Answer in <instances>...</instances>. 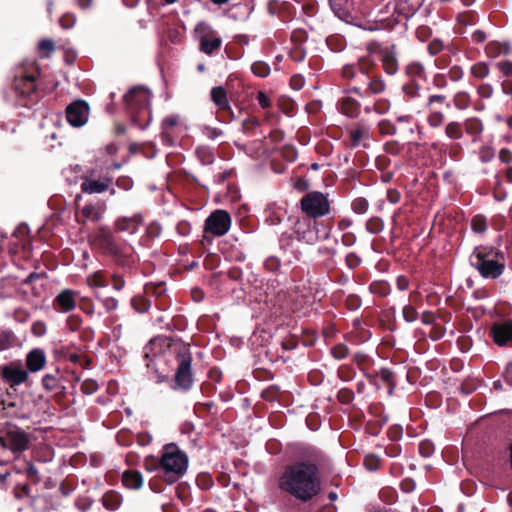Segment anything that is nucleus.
Returning <instances> with one entry per match:
<instances>
[{"label": "nucleus", "instance_id": "obj_34", "mask_svg": "<svg viewBox=\"0 0 512 512\" xmlns=\"http://www.w3.org/2000/svg\"><path fill=\"white\" fill-rule=\"evenodd\" d=\"M463 128L467 134L478 136L483 131V123L478 118H469L464 122Z\"/></svg>", "mask_w": 512, "mask_h": 512}, {"label": "nucleus", "instance_id": "obj_59", "mask_svg": "<svg viewBox=\"0 0 512 512\" xmlns=\"http://www.w3.org/2000/svg\"><path fill=\"white\" fill-rule=\"evenodd\" d=\"M38 48L42 52H46V54H50L54 51L55 45L54 42L50 39H43L39 42Z\"/></svg>", "mask_w": 512, "mask_h": 512}, {"label": "nucleus", "instance_id": "obj_45", "mask_svg": "<svg viewBox=\"0 0 512 512\" xmlns=\"http://www.w3.org/2000/svg\"><path fill=\"white\" fill-rule=\"evenodd\" d=\"M495 157V151L490 146H483L479 150V159L482 163H489Z\"/></svg>", "mask_w": 512, "mask_h": 512}, {"label": "nucleus", "instance_id": "obj_29", "mask_svg": "<svg viewBox=\"0 0 512 512\" xmlns=\"http://www.w3.org/2000/svg\"><path fill=\"white\" fill-rule=\"evenodd\" d=\"M369 139L368 129L364 126H357L349 131L350 147L357 148L363 145L366 147L364 141Z\"/></svg>", "mask_w": 512, "mask_h": 512}, {"label": "nucleus", "instance_id": "obj_53", "mask_svg": "<svg viewBox=\"0 0 512 512\" xmlns=\"http://www.w3.org/2000/svg\"><path fill=\"white\" fill-rule=\"evenodd\" d=\"M443 48V42L439 39L432 40L427 46L428 52L431 56L437 55L443 50Z\"/></svg>", "mask_w": 512, "mask_h": 512}, {"label": "nucleus", "instance_id": "obj_47", "mask_svg": "<svg viewBox=\"0 0 512 512\" xmlns=\"http://www.w3.org/2000/svg\"><path fill=\"white\" fill-rule=\"evenodd\" d=\"M419 453L428 458L434 453V444L430 440H423L419 443Z\"/></svg>", "mask_w": 512, "mask_h": 512}, {"label": "nucleus", "instance_id": "obj_38", "mask_svg": "<svg viewBox=\"0 0 512 512\" xmlns=\"http://www.w3.org/2000/svg\"><path fill=\"white\" fill-rule=\"evenodd\" d=\"M369 202L363 197L355 198L351 203V209L354 213L363 215L368 211Z\"/></svg>", "mask_w": 512, "mask_h": 512}, {"label": "nucleus", "instance_id": "obj_9", "mask_svg": "<svg viewBox=\"0 0 512 512\" xmlns=\"http://www.w3.org/2000/svg\"><path fill=\"white\" fill-rule=\"evenodd\" d=\"M293 233L298 241L312 245L327 239L330 235V228L316 219L304 216L294 223Z\"/></svg>", "mask_w": 512, "mask_h": 512}, {"label": "nucleus", "instance_id": "obj_4", "mask_svg": "<svg viewBox=\"0 0 512 512\" xmlns=\"http://www.w3.org/2000/svg\"><path fill=\"white\" fill-rule=\"evenodd\" d=\"M100 247L114 263L126 271H132L138 263V256L132 244L118 240L112 233L101 231L98 235Z\"/></svg>", "mask_w": 512, "mask_h": 512}, {"label": "nucleus", "instance_id": "obj_43", "mask_svg": "<svg viewBox=\"0 0 512 512\" xmlns=\"http://www.w3.org/2000/svg\"><path fill=\"white\" fill-rule=\"evenodd\" d=\"M87 284L91 288H102V287H105L107 285L106 282H105L104 277L99 272H96V273L90 275L87 278Z\"/></svg>", "mask_w": 512, "mask_h": 512}, {"label": "nucleus", "instance_id": "obj_21", "mask_svg": "<svg viewBox=\"0 0 512 512\" xmlns=\"http://www.w3.org/2000/svg\"><path fill=\"white\" fill-rule=\"evenodd\" d=\"M381 62L384 71L388 75H395L397 73L399 66L395 45H392L391 47L383 51L381 56Z\"/></svg>", "mask_w": 512, "mask_h": 512}, {"label": "nucleus", "instance_id": "obj_42", "mask_svg": "<svg viewBox=\"0 0 512 512\" xmlns=\"http://www.w3.org/2000/svg\"><path fill=\"white\" fill-rule=\"evenodd\" d=\"M42 384L48 391L56 390L59 384L57 374H46L42 378Z\"/></svg>", "mask_w": 512, "mask_h": 512}, {"label": "nucleus", "instance_id": "obj_36", "mask_svg": "<svg viewBox=\"0 0 512 512\" xmlns=\"http://www.w3.org/2000/svg\"><path fill=\"white\" fill-rule=\"evenodd\" d=\"M471 97L468 92L459 91L453 96V104L458 110H465L470 106Z\"/></svg>", "mask_w": 512, "mask_h": 512}, {"label": "nucleus", "instance_id": "obj_51", "mask_svg": "<svg viewBox=\"0 0 512 512\" xmlns=\"http://www.w3.org/2000/svg\"><path fill=\"white\" fill-rule=\"evenodd\" d=\"M132 305L138 312H146L151 306L150 301L143 299L141 297H135L132 299Z\"/></svg>", "mask_w": 512, "mask_h": 512}, {"label": "nucleus", "instance_id": "obj_18", "mask_svg": "<svg viewBox=\"0 0 512 512\" xmlns=\"http://www.w3.org/2000/svg\"><path fill=\"white\" fill-rule=\"evenodd\" d=\"M79 293L72 289L62 290L53 300L56 311L68 313L75 309Z\"/></svg>", "mask_w": 512, "mask_h": 512}, {"label": "nucleus", "instance_id": "obj_40", "mask_svg": "<svg viewBox=\"0 0 512 512\" xmlns=\"http://www.w3.org/2000/svg\"><path fill=\"white\" fill-rule=\"evenodd\" d=\"M252 72L258 77H267L270 74V66L263 61H256L251 66Z\"/></svg>", "mask_w": 512, "mask_h": 512}, {"label": "nucleus", "instance_id": "obj_62", "mask_svg": "<svg viewBox=\"0 0 512 512\" xmlns=\"http://www.w3.org/2000/svg\"><path fill=\"white\" fill-rule=\"evenodd\" d=\"M390 104L387 100L379 99L375 101V113L384 114L388 111Z\"/></svg>", "mask_w": 512, "mask_h": 512}, {"label": "nucleus", "instance_id": "obj_15", "mask_svg": "<svg viewBox=\"0 0 512 512\" xmlns=\"http://www.w3.org/2000/svg\"><path fill=\"white\" fill-rule=\"evenodd\" d=\"M89 106L83 100H77L66 108V118L73 127H81L88 121Z\"/></svg>", "mask_w": 512, "mask_h": 512}, {"label": "nucleus", "instance_id": "obj_27", "mask_svg": "<svg viewBox=\"0 0 512 512\" xmlns=\"http://www.w3.org/2000/svg\"><path fill=\"white\" fill-rule=\"evenodd\" d=\"M161 349V340L153 339L144 347V356L147 359L146 366L157 374L154 359L158 357V351Z\"/></svg>", "mask_w": 512, "mask_h": 512}, {"label": "nucleus", "instance_id": "obj_64", "mask_svg": "<svg viewBox=\"0 0 512 512\" xmlns=\"http://www.w3.org/2000/svg\"><path fill=\"white\" fill-rule=\"evenodd\" d=\"M75 22L76 18L72 14H67L60 19V25L65 29L72 28Z\"/></svg>", "mask_w": 512, "mask_h": 512}, {"label": "nucleus", "instance_id": "obj_20", "mask_svg": "<svg viewBox=\"0 0 512 512\" xmlns=\"http://www.w3.org/2000/svg\"><path fill=\"white\" fill-rule=\"evenodd\" d=\"M104 214V207L99 204L85 205L77 214L76 218L79 223L100 221Z\"/></svg>", "mask_w": 512, "mask_h": 512}, {"label": "nucleus", "instance_id": "obj_60", "mask_svg": "<svg viewBox=\"0 0 512 512\" xmlns=\"http://www.w3.org/2000/svg\"><path fill=\"white\" fill-rule=\"evenodd\" d=\"M25 470H26V473H27V476L32 479L33 481L35 482H39L40 478H39V475H38V470L37 468L30 462H26V466H25Z\"/></svg>", "mask_w": 512, "mask_h": 512}, {"label": "nucleus", "instance_id": "obj_37", "mask_svg": "<svg viewBox=\"0 0 512 512\" xmlns=\"http://www.w3.org/2000/svg\"><path fill=\"white\" fill-rule=\"evenodd\" d=\"M470 72L473 77L477 79H484L488 77L490 68L486 62H477L471 66Z\"/></svg>", "mask_w": 512, "mask_h": 512}, {"label": "nucleus", "instance_id": "obj_32", "mask_svg": "<svg viewBox=\"0 0 512 512\" xmlns=\"http://www.w3.org/2000/svg\"><path fill=\"white\" fill-rule=\"evenodd\" d=\"M195 154L198 160L203 165H210L215 160L214 151L211 147L208 146H199L195 150Z\"/></svg>", "mask_w": 512, "mask_h": 512}, {"label": "nucleus", "instance_id": "obj_3", "mask_svg": "<svg viewBox=\"0 0 512 512\" xmlns=\"http://www.w3.org/2000/svg\"><path fill=\"white\" fill-rule=\"evenodd\" d=\"M123 100L132 123L142 130L146 129L152 121L150 90L144 86L133 87L123 96Z\"/></svg>", "mask_w": 512, "mask_h": 512}, {"label": "nucleus", "instance_id": "obj_19", "mask_svg": "<svg viewBox=\"0 0 512 512\" xmlns=\"http://www.w3.org/2000/svg\"><path fill=\"white\" fill-rule=\"evenodd\" d=\"M491 334L494 342L498 346H505L512 341V321L496 323L491 328Z\"/></svg>", "mask_w": 512, "mask_h": 512}, {"label": "nucleus", "instance_id": "obj_8", "mask_svg": "<svg viewBox=\"0 0 512 512\" xmlns=\"http://www.w3.org/2000/svg\"><path fill=\"white\" fill-rule=\"evenodd\" d=\"M175 361L177 363L174 390L188 391L193 385L192 354L190 348L183 344H175L172 347Z\"/></svg>", "mask_w": 512, "mask_h": 512}, {"label": "nucleus", "instance_id": "obj_57", "mask_svg": "<svg viewBox=\"0 0 512 512\" xmlns=\"http://www.w3.org/2000/svg\"><path fill=\"white\" fill-rule=\"evenodd\" d=\"M280 265V260L275 256L268 257L264 262L265 268L271 272L277 271Z\"/></svg>", "mask_w": 512, "mask_h": 512}, {"label": "nucleus", "instance_id": "obj_13", "mask_svg": "<svg viewBox=\"0 0 512 512\" xmlns=\"http://www.w3.org/2000/svg\"><path fill=\"white\" fill-rule=\"evenodd\" d=\"M195 32L199 38L201 52L206 55H212L215 51L220 49L222 39L216 36L215 31L209 24L205 22L198 23L195 27Z\"/></svg>", "mask_w": 512, "mask_h": 512}, {"label": "nucleus", "instance_id": "obj_41", "mask_svg": "<svg viewBox=\"0 0 512 512\" xmlns=\"http://www.w3.org/2000/svg\"><path fill=\"white\" fill-rule=\"evenodd\" d=\"M384 228V223L381 218L373 217L366 223V230L371 234H379Z\"/></svg>", "mask_w": 512, "mask_h": 512}, {"label": "nucleus", "instance_id": "obj_6", "mask_svg": "<svg viewBox=\"0 0 512 512\" xmlns=\"http://www.w3.org/2000/svg\"><path fill=\"white\" fill-rule=\"evenodd\" d=\"M470 262L485 279H497L505 269V256L503 252L492 247H475L470 256Z\"/></svg>", "mask_w": 512, "mask_h": 512}, {"label": "nucleus", "instance_id": "obj_52", "mask_svg": "<svg viewBox=\"0 0 512 512\" xmlns=\"http://www.w3.org/2000/svg\"><path fill=\"white\" fill-rule=\"evenodd\" d=\"M98 389V384L95 380L87 379L81 384V390L85 394H93Z\"/></svg>", "mask_w": 512, "mask_h": 512}, {"label": "nucleus", "instance_id": "obj_61", "mask_svg": "<svg viewBox=\"0 0 512 512\" xmlns=\"http://www.w3.org/2000/svg\"><path fill=\"white\" fill-rule=\"evenodd\" d=\"M176 231L181 236H187L191 232V226L187 221H180L176 225Z\"/></svg>", "mask_w": 512, "mask_h": 512}, {"label": "nucleus", "instance_id": "obj_26", "mask_svg": "<svg viewBox=\"0 0 512 512\" xmlns=\"http://www.w3.org/2000/svg\"><path fill=\"white\" fill-rule=\"evenodd\" d=\"M402 92L407 101L417 102L424 97L423 88L414 80H410L402 86Z\"/></svg>", "mask_w": 512, "mask_h": 512}, {"label": "nucleus", "instance_id": "obj_10", "mask_svg": "<svg viewBox=\"0 0 512 512\" xmlns=\"http://www.w3.org/2000/svg\"><path fill=\"white\" fill-rule=\"evenodd\" d=\"M300 206L306 216L312 219L322 217L330 211V203L327 196L318 191L305 194L300 201Z\"/></svg>", "mask_w": 512, "mask_h": 512}, {"label": "nucleus", "instance_id": "obj_7", "mask_svg": "<svg viewBox=\"0 0 512 512\" xmlns=\"http://www.w3.org/2000/svg\"><path fill=\"white\" fill-rule=\"evenodd\" d=\"M29 434L17 426L8 427L0 436V465H5L11 459H17L29 448Z\"/></svg>", "mask_w": 512, "mask_h": 512}, {"label": "nucleus", "instance_id": "obj_5", "mask_svg": "<svg viewBox=\"0 0 512 512\" xmlns=\"http://www.w3.org/2000/svg\"><path fill=\"white\" fill-rule=\"evenodd\" d=\"M189 459L177 444L169 443L163 446L160 459L153 470H159L165 480L172 484L179 480L188 469Z\"/></svg>", "mask_w": 512, "mask_h": 512}, {"label": "nucleus", "instance_id": "obj_24", "mask_svg": "<svg viewBox=\"0 0 512 512\" xmlns=\"http://www.w3.org/2000/svg\"><path fill=\"white\" fill-rule=\"evenodd\" d=\"M300 460L296 463H312L316 467H319L320 464L324 461L323 453L312 446H305L301 449L299 454Z\"/></svg>", "mask_w": 512, "mask_h": 512}, {"label": "nucleus", "instance_id": "obj_49", "mask_svg": "<svg viewBox=\"0 0 512 512\" xmlns=\"http://www.w3.org/2000/svg\"><path fill=\"white\" fill-rule=\"evenodd\" d=\"M331 353L335 359L342 360L348 356L349 349L344 344H338L332 348Z\"/></svg>", "mask_w": 512, "mask_h": 512}, {"label": "nucleus", "instance_id": "obj_12", "mask_svg": "<svg viewBox=\"0 0 512 512\" xmlns=\"http://www.w3.org/2000/svg\"><path fill=\"white\" fill-rule=\"evenodd\" d=\"M231 223L230 214L225 210L217 209L206 218L204 231L213 236L220 237L229 231Z\"/></svg>", "mask_w": 512, "mask_h": 512}, {"label": "nucleus", "instance_id": "obj_28", "mask_svg": "<svg viewBox=\"0 0 512 512\" xmlns=\"http://www.w3.org/2000/svg\"><path fill=\"white\" fill-rule=\"evenodd\" d=\"M28 97L30 101H33L32 97L36 91L35 78L34 76H26L18 83L14 84V91Z\"/></svg>", "mask_w": 512, "mask_h": 512}, {"label": "nucleus", "instance_id": "obj_31", "mask_svg": "<svg viewBox=\"0 0 512 512\" xmlns=\"http://www.w3.org/2000/svg\"><path fill=\"white\" fill-rule=\"evenodd\" d=\"M102 503L106 509L114 511L120 507L122 496L115 491H109L102 497Z\"/></svg>", "mask_w": 512, "mask_h": 512}, {"label": "nucleus", "instance_id": "obj_63", "mask_svg": "<svg viewBox=\"0 0 512 512\" xmlns=\"http://www.w3.org/2000/svg\"><path fill=\"white\" fill-rule=\"evenodd\" d=\"M256 99L263 109H268L271 106L270 98L262 91L257 93Z\"/></svg>", "mask_w": 512, "mask_h": 512}, {"label": "nucleus", "instance_id": "obj_54", "mask_svg": "<svg viewBox=\"0 0 512 512\" xmlns=\"http://www.w3.org/2000/svg\"><path fill=\"white\" fill-rule=\"evenodd\" d=\"M12 333L0 330V351L7 349L12 342Z\"/></svg>", "mask_w": 512, "mask_h": 512}, {"label": "nucleus", "instance_id": "obj_30", "mask_svg": "<svg viewBox=\"0 0 512 512\" xmlns=\"http://www.w3.org/2000/svg\"><path fill=\"white\" fill-rule=\"evenodd\" d=\"M122 483L129 489H139L143 485V477L139 471L129 470L122 475Z\"/></svg>", "mask_w": 512, "mask_h": 512}, {"label": "nucleus", "instance_id": "obj_55", "mask_svg": "<svg viewBox=\"0 0 512 512\" xmlns=\"http://www.w3.org/2000/svg\"><path fill=\"white\" fill-rule=\"evenodd\" d=\"M379 458L374 455H368L364 459V465L369 471H376L379 467Z\"/></svg>", "mask_w": 512, "mask_h": 512}, {"label": "nucleus", "instance_id": "obj_35", "mask_svg": "<svg viewBox=\"0 0 512 512\" xmlns=\"http://www.w3.org/2000/svg\"><path fill=\"white\" fill-rule=\"evenodd\" d=\"M406 74L411 78H425V67L421 62L412 61L405 68Z\"/></svg>", "mask_w": 512, "mask_h": 512}, {"label": "nucleus", "instance_id": "obj_33", "mask_svg": "<svg viewBox=\"0 0 512 512\" xmlns=\"http://www.w3.org/2000/svg\"><path fill=\"white\" fill-rule=\"evenodd\" d=\"M445 135L451 140H459L463 136V125L457 121L449 122L445 127Z\"/></svg>", "mask_w": 512, "mask_h": 512}, {"label": "nucleus", "instance_id": "obj_2", "mask_svg": "<svg viewBox=\"0 0 512 512\" xmlns=\"http://www.w3.org/2000/svg\"><path fill=\"white\" fill-rule=\"evenodd\" d=\"M369 54L361 56L355 63L346 64L341 69L342 77L352 84L344 92L354 93L360 99L379 95L386 89L385 81L376 73V61L371 56L372 48L367 47Z\"/></svg>", "mask_w": 512, "mask_h": 512}, {"label": "nucleus", "instance_id": "obj_14", "mask_svg": "<svg viewBox=\"0 0 512 512\" xmlns=\"http://www.w3.org/2000/svg\"><path fill=\"white\" fill-rule=\"evenodd\" d=\"M81 191L86 194H100L107 191L112 182L108 175L98 176L95 170L87 171L82 177Z\"/></svg>", "mask_w": 512, "mask_h": 512}, {"label": "nucleus", "instance_id": "obj_50", "mask_svg": "<svg viewBox=\"0 0 512 512\" xmlns=\"http://www.w3.org/2000/svg\"><path fill=\"white\" fill-rule=\"evenodd\" d=\"M477 93L479 97L489 99L493 96L494 88L489 83H483L479 85V87L477 88Z\"/></svg>", "mask_w": 512, "mask_h": 512}, {"label": "nucleus", "instance_id": "obj_46", "mask_svg": "<svg viewBox=\"0 0 512 512\" xmlns=\"http://www.w3.org/2000/svg\"><path fill=\"white\" fill-rule=\"evenodd\" d=\"M201 131H202V134L206 138H208L210 140H215L218 137L223 135V131L221 129L215 128V127H211V126H208V125L203 126L201 128Z\"/></svg>", "mask_w": 512, "mask_h": 512}, {"label": "nucleus", "instance_id": "obj_56", "mask_svg": "<svg viewBox=\"0 0 512 512\" xmlns=\"http://www.w3.org/2000/svg\"><path fill=\"white\" fill-rule=\"evenodd\" d=\"M292 244H293V238L290 234H288V233L281 234V236L279 238V245L282 250H284V251L290 250Z\"/></svg>", "mask_w": 512, "mask_h": 512}, {"label": "nucleus", "instance_id": "obj_44", "mask_svg": "<svg viewBox=\"0 0 512 512\" xmlns=\"http://www.w3.org/2000/svg\"><path fill=\"white\" fill-rule=\"evenodd\" d=\"M166 288L163 283H147L145 285V293L147 295L159 296L165 292Z\"/></svg>", "mask_w": 512, "mask_h": 512}, {"label": "nucleus", "instance_id": "obj_1", "mask_svg": "<svg viewBox=\"0 0 512 512\" xmlns=\"http://www.w3.org/2000/svg\"><path fill=\"white\" fill-rule=\"evenodd\" d=\"M281 491L301 502H309L321 492L320 468L312 463L288 465L278 478Z\"/></svg>", "mask_w": 512, "mask_h": 512}, {"label": "nucleus", "instance_id": "obj_16", "mask_svg": "<svg viewBox=\"0 0 512 512\" xmlns=\"http://www.w3.org/2000/svg\"><path fill=\"white\" fill-rule=\"evenodd\" d=\"M0 375L12 386L20 385L28 379V372L20 362H11L0 366Z\"/></svg>", "mask_w": 512, "mask_h": 512}, {"label": "nucleus", "instance_id": "obj_39", "mask_svg": "<svg viewBox=\"0 0 512 512\" xmlns=\"http://www.w3.org/2000/svg\"><path fill=\"white\" fill-rule=\"evenodd\" d=\"M471 228L475 233H484L488 228L486 217L482 215H476L471 221Z\"/></svg>", "mask_w": 512, "mask_h": 512}, {"label": "nucleus", "instance_id": "obj_22", "mask_svg": "<svg viewBox=\"0 0 512 512\" xmlns=\"http://www.w3.org/2000/svg\"><path fill=\"white\" fill-rule=\"evenodd\" d=\"M339 109L349 118H357L361 113V104L355 98L347 95L340 99Z\"/></svg>", "mask_w": 512, "mask_h": 512}, {"label": "nucleus", "instance_id": "obj_48", "mask_svg": "<svg viewBox=\"0 0 512 512\" xmlns=\"http://www.w3.org/2000/svg\"><path fill=\"white\" fill-rule=\"evenodd\" d=\"M403 318L406 322H414L418 318V312L412 305H405L402 310Z\"/></svg>", "mask_w": 512, "mask_h": 512}, {"label": "nucleus", "instance_id": "obj_58", "mask_svg": "<svg viewBox=\"0 0 512 512\" xmlns=\"http://www.w3.org/2000/svg\"><path fill=\"white\" fill-rule=\"evenodd\" d=\"M498 69L500 72L507 77V79L512 78V62L511 61H501L498 63Z\"/></svg>", "mask_w": 512, "mask_h": 512}, {"label": "nucleus", "instance_id": "obj_17", "mask_svg": "<svg viewBox=\"0 0 512 512\" xmlns=\"http://www.w3.org/2000/svg\"><path fill=\"white\" fill-rule=\"evenodd\" d=\"M143 221V216L140 213H135L132 216H121L115 220L114 230L117 233H124L132 236L142 227Z\"/></svg>", "mask_w": 512, "mask_h": 512}, {"label": "nucleus", "instance_id": "obj_23", "mask_svg": "<svg viewBox=\"0 0 512 512\" xmlns=\"http://www.w3.org/2000/svg\"><path fill=\"white\" fill-rule=\"evenodd\" d=\"M45 364L46 356L42 349H33L26 356V366L30 372L40 371L44 368Z\"/></svg>", "mask_w": 512, "mask_h": 512}, {"label": "nucleus", "instance_id": "obj_11", "mask_svg": "<svg viewBox=\"0 0 512 512\" xmlns=\"http://www.w3.org/2000/svg\"><path fill=\"white\" fill-rule=\"evenodd\" d=\"M450 108V102L445 95L432 94L423 102V107L428 110L427 122L432 128H439L445 121L441 107Z\"/></svg>", "mask_w": 512, "mask_h": 512}, {"label": "nucleus", "instance_id": "obj_25", "mask_svg": "<svg viewBox=\"0 0 512 512\" xmlns=\"http://www.w3.org/2000/svg\"><path fill=\"white\" fill-rule=\"evenodd\" d=\"M211 99L219 110L232 113V109L227 97V92L222 86H216L211 89Z\"/></svg>", "mask_w": 512, "mask_h": 512}]
</instances>
